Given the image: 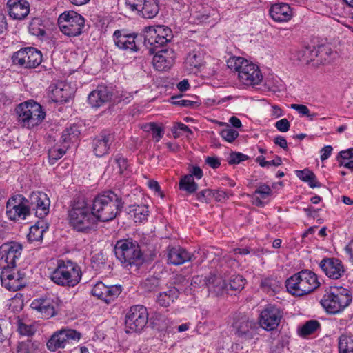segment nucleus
Wrapping results in <instances>:
<instances>
[{"label": "nucleus", "mask_w": 353, "mask_h": 353, "mask_svg": "<svg viewBox=\"0 0 353 353\" xmlns=\"http://www.w3.org/2000/svg\"><path fill=\"white\" fill-rule=\"evenodd\" d=\"M245 283V279L242 276L233 275L231 276L229 283L225 282L227 288L223 290L222 294L224 292H228L229 290L240 291L244 288Z\"/></svg>", "instance_id": "obj_41"}, {"label": "nucleus", "mask_w": 353, "mask_h": 353, "mask_svg": "<svg viewBox=\"0 0 353 353\" xmlns=\"http://www.w3.org/2000/svg\"><path fill=\"white\" fill-rule=\"evenodd\" d=\"M274 143L285 150L288 149L287 141L285 137L279 135L276 137L274 139Z\"/></svg>", "instance_id": "obj_60"}, {"label": "nucleus", "mask_w": 353, "mask_h": 353, "mask_svg": "<svg viewBox=\"0 0 353 353\" xmlns=\"http://www.w3.org/2000/svg\"><path fill=\"white\" fill-rule=\"evenodd\" d=\"M296 174L301 180L307 182L312 188L321 186V184L316 181L315 174L309 169L296 170Z\"/></svg>", "instance_id": "obj_36"}, {"label": "nucleus", "mask_w": 353, "mask_h": 353, "mask_svg": "<svg viewBox=\"0 0 353 353\" xmlns=\"http://www.w3.org/2000/svg\"><path fill=\"white\" fill-rule=\"evenodd\" d=\"M114 254L125 268L135 267L137 269L144 261L139 245L132 239L118 241L114 247Z\"/></svg>", "instance_id": "obj_3"}, {"label": "nucleus", "mask_w": 353, "mask_h": 353, "mask_svg": "<svg viewBox=\"0 0 353 353\" xmlns=\"http://www.w3.org/2000/svg\"><path fill=\"white\" fill-rule=\"evenodd\" d=\"M124 203L122 198L112 191L103 192L92 200V209L97 221L108 222L120 214Z\"/></svg>", "instance_id": "obj_1"}, {"label": "nucleus", "mask_w": 353, "mask_h": 353, "mask_svg": "<svg viewBox=\"0 0 353 353\" xmlns=\"http://www.w3.org/2000/svg\"><path fill=\"white\" fill-rule=\"evenodd\" d=\"M179 130L192 134V131L186 125L182 123H176L172 128V132L174 134V137H179L180 136L178 132Z\"/></svg>", "instance_id": "obj_57"}, {"label": "nucleus", "mask_w": 353, "mask_h": 353, "mask_svg": "<svg viewBox=\"0 0 353 353\" xmlns=\"http://www.w3.org/2000/svg\"><path fill=\"white\" fill-rule=\"evenodd\" d=\"M81 130L77 125H72L70 128H66L62 133L61 141L63 143L75 141L79 134Z\"/></svg>", "instance_id": "obj_40"}, {"label": "nucleus", "mask_w": 353, "mask_h": 353, "mask_svg": "<svg viewBox=\"0 0 353 353\" xmlns=\"http://www.w3.org/2000/svg\"><path fill=\"white\" fill-rule=\"evenodd\" d=\"M283 317L282 310L273 305H267L260 314V325L265 330L276 329Z\"/></svg>", "instance_id": "obj_14"}, {"label": "nucleus", "mask_w": 353, "mask_h": 353, "mask_svg": "<svg viewBox=\"0 0 353 353\" xmlns=\"http://www.w3.org/2000/svg\"><path fill=\"white\" fill-rule=\"evenodd\" d=\"M339 154L343 159H350L353 157V148L341 151Z\"/></svg>", "instance_id": "obj_64"}, {"label": "nucleus", "mask_w": 353, "mask_h": 353, "mask_svg": "<svg viewBox=\"0 0 353 353\" xmlns=\"http://www.w3.org/2000/svg\"><path fill=\"white\" fill-rule=\"evenodd\" d=\"M203 54L199 50H194L190 52L185 59V66L190 72H195L202 65Z\"/></svg>", "instance_id": "obj_31"}, {"label": "nucleus", "mask_w": 353, "mask_h": 353, "mask_svg": "<svg viewBox=\"0 0 353 353\" xmlns=\"http://www.w3.org/2000/svg\"><path fill=\"white\" fill-rule=\"evenodd\" d=\"M332 147L330 145H326L323 147L321 150V159L325 161L332 154Z\"/></svg>", "instance_id": "obj_61"}, {"label": "nucleus", "mask_w": 353, "mask_h": 353, "mask_svg": "<svg viewBox=\"0 0 353 353\" xmlns=\"http://www.w3.org/2000/svg\"><path fill=\"white\" fill-rule=\"evenodd\" d=\"M53 100L55 102H67L70 99V93L68 90V86L64 87L57 86L52 92Z\"/></svg>", "instance_id": "obj_43"}, {"label": "nucleus", "mask_w": 353, "mask_h": 353, "mask_svg": "<svg viewBox=\"0 0 353 353\" xmlns=\"http://www.w3.org/2000/svg\"><path fill=\"white\" fill-rule=\"evenodd\" d=\"M173 104L183 106V107H193L196 103L194 101L188 99H181L178 101H174Z\"/></svg>", "instance_id": "obj_62"}, {"label": "nucleus", "mask_w": 353, "mask_h": 353, "mask_svg": "<svg viewBox=\"0 0 353 353\" xmlns=\"http://www.w3.org/2000/svg\"><path fill=\"white\" fill-rule=\"evenodd\" d=\"M29 201L21 194L10 197L6 203V215L10 220H25L30 215Z\"/></svg>", "instance_id": "obj_10"}, {"label": "nucleus", "mask_w": 353, "mask_h": 353, "mask_svg": "<svg viewBox=\"0 0 353 353\" xmlns=\"http://www.w3.org/2000/svg\"><path fill=\"white\" fill-rule=\"evenodd\" d=\"M17 330L21 335L30 336L36 332V327L32 323H27L21 320L17 322Z\"/></svg>", "instance_id": "obj_45"}, {"label": "nucleus", "mask_w": 353, "mask_h": 353, "mask_svg": "<svg viewBox=\"0 0 353 353\" xmlns=\"http://www.w3.org/2000/svg\"><path fill=\"white\" fill-rule=\"evenodd\" d=\"M114 161L117 165L119 173L120 174H123L128 167L127 159L120 155H117L114 159Z\"/></svg>", "instance_id": "obj_55"}, {"label": "nucleus", "mask_w": 353, "mask_h": 353, "mask_svg": "<svg viewBox=\"0 0 353 353\" xmlns=\"http://www.w3.org/2000/svg\"><path fill=\"white\" fill-rule=\"evenodd\" d=\"M57 306V299L55 301L50 298L37 299L31 303V307L41 313L42 317L45 319L55 316Z\"/></svg>", "instance_id": "obj_22"}, {"label": "nucleus", "mask_w": 353, "mask_h": 353, "mask_svg": "<svg viewBox=\"0 0 353 353\" xmlns=\"http://www.w3.org/2000/svg\"><path fill=\"white\" fill-rule=\"evenodd\" d=\"M319 266L328 277L333 279H339L344 273L342 262L338 259H323Z\"/></svg>", "instance_id": "obj_23"}, {"label": "nucleus", "mask_w": 353, "mask_h": 353, "mask_svg": "<svg viewBox=\"0 0 353 353\" xmlns=\"http://www.w3.org/2000/svg\"><path fill=\"white\" fill-rule=\"evenodd\" d=\"M112 97L110 90L104 85H99L88 95V103L93 108H98L108 102Z\"/></svg>", "instance_id": "obj_26"}, {"label": "nucleus", "mask_w": 353, "mask_h": 353, "mask_svg": "<svg viewBox=\"0 0 353 353\" xmlns=\"http://www.w3.org/2000/svg\"><path fill=\"white\" fill-rule=\"evenodd\" d=\"M246 61V59L241 57H230L227 61V66L239 73V71L241 70Z\"/></svg>", "instance_id": "obj_48"}, {"label": "nucleus", "mask_w": 353, "mask_h": 353, "mask_svg": "<svg viewBox=\"0 0 353 353\" xmlns=\"http://www.w3.org/2000/svg\"><path fill=\"white\" fill-rule=\"evenodd\" d=\"M15 112L18 123L21 127L27 128L39 125L46 117L41 105L34 101L19 104L15 108Z\"/></svg>", "instance_id": "obj_7"}, {"label": "nucleus", "mask_w": 353, "mask_h": 353, "mask_svg": "<svg viewBox=\"0 0 353 353\" xmlns=\"http://www.w3.org/2000/svg\"><path fill=\"white\" fill-rule=\"evenodd\" d=\"M228 128L225 129H223L219 134L221 137L227 142L232 143L239 136V132L227 125Z\"/></svg>", "instance_id": "obj_49"}, {"label": "nucleus", "mask_w": 353, "mask_h": 353, "mask_svg": "<svg viewBox=\"0 0 353 353\" xmlns=\"http://www.w3.org/2000/svg\"><path fill=\"white\" fill-rule=\"evenodd\" d=\"M138 12L143 18H154L159 12V6L157 0H145Z\"/></svg>", "instance_id": "obj_33"}, {"label": "nucleus", "mask_w": 353, "mask_h": 353, "mask_svg": "<svg viewBox=\"0 0 353 353\" xmlns=\"http://www.w3.org/2000/svg\"><path fill=\"white\" fill-rule=\"evenodd\" d=\"M47 228L46 223L43 221L41 220L37 221L30 228V232L27 236L28 241L33 242L41 240L43 233Z\"/></svg>", "instance_id": "obj_34"}, {"label": "nucleus", "mask_w": 353, "mask_h": 353, "mask_svg": "<svg viewBox=\"0 0 353 353\" xmlns=\"http://www.w3.org/2000/svg\"><path fill=\"white\" fill-rule=\"evenodd\" d=\"M352 299L349 289L334 285L325 290L321 304L327 313L335 314L347 307L351 303Z\"/></svg>", "instance_id": "obj_4"}, {"label": "nucleus", "mask_w": 353, "mask_h": 353, "mask_svg": "<svg viewBox=\"0 0 353 353\" xmlns=\"http://www.w3.org/2000/svg\"><path fill=\"white\" fill-rule=\"evenodd\" d=\"M81 276V268L76 263L70 261H59L50 278L59 285L74 287L80 282Z\"/></svg>", "instance_id": "obj_6"}, {"label": "nucleus", "mask_w": 353, "mask_h": 353, "mask_svg": "<svg viewBox=\"0 0 353 353\" xmlns=\"http://www.w3.org/2000/svg\"><path fill=\"white\" fill-rule=\"evenodd\" d=\"M148 320V313L145 307L137 305L132 306L125 316L126 332L130 333L142 330Z\"/></svg>", "instance_id": "obj_9"}, {"label": "nucleus", "mask_w": 353, "mask_h": 353, "mask_svg": "<svg viewBox=\"0 0 353 353\" xmlns=\"http://www.w3.org/2000/svg\"><path fill=\"white\" fill-rule=\"evenodd\" d=\"M179 296V290L174 287H170L167 291L159 294L157 302L161 307H169Z\"/></svg>", "instance_id": "obj_32"}, {"label": "nucleus", "mask_w": 353, "mask_h": 353, "mask_svg": "<svg viewBox=\"0 0 353 353\" xmlns=\"http://www.w3.org/2000/svg\"><path fill=\"white\" fill-rule=\"evenodd\" d=\"M167 32L170 33V30L159 27L157 30H154L145 36V45L150 48L152 52L165 48L164 45L170 41V38H168L170 35Z\"/></svg>", "instance_id": "obj_17"}, {"label": "nucleus", "mask_w": 353, "mask_h": 353, "mask_svg": "<svg viewBox=\"0 0 353 353\" xmlns=\"http://www.w3.org/2000/svg\"><path fill=\"white\" fill-rule=\"evenodd\" d=\"M9 14L14 19H24L30 12V5L26 0H8Z\"/></svg>", "instance_id": "obj_27"}, {"label": "nucleus", "mask_w": 353, "mask_h": 353, "mask_svg": "<svg viewBox=\"0 0 353 353\" xmlns=\"http://www.w3.org/2000/svg\"><path fill=\"white\" fill-rule=\"evenodd\" d=\"M272 191L270 187L266 184H261L259 185L256 190L254 191V194H259L261 199H267L268 196H271Z\"/></svg>", "instance_id": "obj_54"}, {"label": "nucleus", "mask_w": 353, "mask_h": 353, "mask_svg": "<svg viewBox=\"0 0 353 353\" xmlns=\"http://www.w3.org/2000/svg\"><path fill=\"white\" fill-rule=\"evenodd\" d=\"M179 189L188 194H193L197 190L198 185L192 175H185L180 179Z\"/></svg>", "instance_id": "obj_37"}, {"label": "nucleus", "mask_w": 353, "mask_h": 353, "mask_svg": "<svg viewBox=\"0 0 353 353\" xmlns=\"http://www.w3.org/2000/svg\"><path fill=\"white\" fill-rule=\"evenodd\" d=\"M128 213L134 217L135 222L141 223L147 219L148 210V207L145 205H132L128 208Z\"/></svg>", "instance_id": "obj_35"}, {"label": "nucleus", "mask_w": 353, "mask_h": 353, "mask_svg": "<svg viewBox=\"0 0 353 353\" xmlns=\"http://www.w3.org/2000/svg\"><path fill=\"white\" fill-rule=\"evenodd\" d=\"M320 285L316 274L304 270L288 279L285 282L287 290L292 295L301 296L313 292Z\"/></svg>", "instance_id": "obj_5"}, {"label": "nucleus", "mask_w": 353, "mask_h": 353, "mask_svg": "<svg viewBox=\"0 0 353 353\" xmlns=\"http://www.w3.org/2000/svg\"><path fill=\"white\" fill-rule=\"evenodd\" d=\"M152 63L154 68L159 71H165L174 64L175 53L172 49L162 48L154 52Z\"/></svg>", "instance_id": "obj_21"}, {"label": "nucleus", "mask_w": 353, "mask_h": 353, "mask_svg": "<svg viewBox=\"0 0 353 353\" xmlns=\"http://www.w3.org/2000/svg\"><path fill=\"white\" fill-rule=\"evenodd\" d=\"M274 125L279 131L282 132H285L290 129V122L287 119L279 120Z\"/></svg>", "instance_id": "obj_58"}, {"label": "nucleus", "mask_w": 353, "mask_h": 353, "mask_svg": "<svg viewBox=\"0 0 353 353\" xmlns=\"http://www.w3.org/2000/svg\"><path fill=\"white\" fill-rule=\"evenodd\" d=\"M290 108L296 112H298L302 116H307L310 119V120H312L314 117L316 116V113L310 114V110L308 108L303 104H291Z\"/></svg>", "instance_id": "obj_52"}, {"label": "nucleus", "mask_w": 353, "mask_h": 353, "mask_svg": "<svg viewBox=\"0 0 353 353\" xmlns=\"http://www.w3.org/2000/svg\"><path fill=\"white\" fill-rule=\"evenodd\" d=\"M121 292L122 287L120 285H106L102 282H98L94 285L92 294L106 303H110L121 294Z\"/></svg>", "instance_id": "obj_18"}, {"label": "nucleus", "mask_w": 353, "mask_h": 353, "mask_svg": "<svg viewBox=\"0 0 353 353\" xmlns=\"http://www.w3.org/2000/svg\"><path fill=\"white\" fill-rule=\"evenodd\" d=\"M50 203L46 194L41 192H32L28 203L30 213L34 212L37 217L42 219L49 213Z\"/></svg>", "instance_id": "obj_16"}, {"label": "nucleus", "mask_w": 353, "mask_h": 353, "mask_svg": "<svg viewBox=\"0 0 353 353\" xmlns=\"http://www.w3.org/2000/svg\"><path fill=\"white\" fill-rule=\"evenodd\" d=\"M168 251V260L171 264L179 265L193 260L194 255L181 247L169 248Z\"/></svg>", "instance_id": "obj_28"}, {"label": "nucleus", "mask_w": 353, "mask_h": 353, "mask_svg": "<svg viewBox=\"0 0 353 353\" xmlns=\"http://www.w3.org/2000/svg\"><path fill=\"white\" fill-rule=\"evenodd\" d=\"M68 145H63L62 148H57L56 146L50 148L48 151L49 162L50 164H54L57 160L61 159L66 152Z\"/></svg>", "instance_id": "obj_44"}, {"label": "nucleus", "mask_w": 353, "mask_h": 353, "mask_svg": "<svg viewBox=\"0 0 353 353\" xmlns=\"http://www.w3.org/2000/svg\"><path fill=\"white\" fill-rule=\"evenodd\" d=\"M144 130L152 132V138L155 142H159L164 134L163 128L154 123L146 124L144 126Z\"/></svg>", "instance_id": "obj_46"}, {"label": "nucleus", "mask_w": 353, "mask_h": 353, "mask_svg": "<svg viewBox=\"0 0 353 353\" xmlns=\"http://www.w3.org/2000/svg\"><path fill=\"white\" fill-rule=\"evenodd\" d=\"M12 268L2 269L1 279L5 287L9 290L17 291L22 287L19 273L11 272Z\"/></svg>", "instance_id": "obj_30"}, {"label": "nucleus", "mask_w": 353, "mask_h": 353, "mask_svg": "<svg viewBox=\"0 0 353 353\" xmlns=\"http://www.w3.org/2000/svg\"><path fill=\"white\" fill-rule=\"evenodd\" d=\"M159 285L160 281L158 278L150 276L141 283V287L146 292H152L157 290Z\"/></svg>", "instance_id": "obj_47"}, {"label": "nucleus", "mask_w": 353, "mask_h": 353, "mask_svg": "<svg viewBox=\"0 0 353 353\" xmlns=\"http://www.w3.org/2000/svg\"><path fill=\"white\" fill-rule=\"evenodd\" d=\"M80 339V333L74 330H61L55 332L47 342V347L50 351L63 348L69 340Z\"/></svg>", "instance_id": "obj_19"}, {"label": "nucleus", "mask_w": 353, "mask_h": 353, "mask_svg": "<svg viewBox=\"0 0 353 353\" xmlns=\"http://www.w3.org/2000/svg\"><path fill=\"white\" fill-rule=\"evenodd\" d=\"M272 19L277 22L288 21L292 17V11L287 3H279L272 5L269 10Z\"/></svg>", "instance_id": "obj_29"}, {"label": "nucleus", "mask_w": 353, "mask_h": 353, "mask_svg": "<svg viewBox=\"0 0 353 353\" xmlns=\"http://www.w3.org/2000/svg\"><path fill=\"white\" fill-rule=\"evenodd\" d=\"M320 328L321 324L317 320H310L301 326L299 330V334L305 337L312 334Z\"/></svg>", "instance_id": "obj_42"}, {"label": "nucleus", "mask_w": 353, "mask_h": 353, "mask_svg": "<svg viewBox=\"0 0 353 353\" xmlns=\"http://www.w3.org/2000/svg\"><path fill=\"white\" fill-rule=\"evenodd\" d=\"M60 30L68 37L80 35L85 26V19L74 11L65 12L58 19Z\"/></svg>", "instance_id": "obj_8"}, {"label": "nucleus", "mask_w": 353, "mask_h": 353, "mask_svg": "<svg viewBox=\"0 0 353 353\" xmlns=\"http://www.w3.org/2000/svg\"><path fill=\"white\" fill-rule=\"evenodd\" d=\"M205 162L212 168H217L220 166L221 163L218 158L208 157L206 158Z\"/></svg>", "instance_id": "obj_63"}, {"label": "nucleus", "mask_w": 353, "mask_h": 353, "mask_svg": "<svg viewBox=\"0 0 353 353\" xmlns=\"http://www.w3.org/2000/svg\"><path fill=\"white\" fill-rule=\"evenodd\" d=\"M29 32L31 34L38 37L46 35V26L39 18H34L29 24Z\"/></svg>", "instance_id": "obj_39"}, {"label": "nucleus", "mask_w": 353, "mask_h": 353, "mask_svg": "<svg viewBox=\"0 0 353 353\" xmlns=\"http://www.w3.org/2000/svg\"><path fill=\"white\" fill-rule=\"evenodd\" d=\"M114 140V136L112 134L102 132L93 140L92 147L94 154L101 157L108 154Z\"/></svg>", "instance_id": "obj_25"}, {"label": "nucleus", "mask_w": 353, "mask_h": 353, "mask_svg": "<svg viewBox=\"0 0 353 353\" xmlns=\"http://www.w3.org/2000/svg\"><path fill=\"white\" fill-rule=\"evenodd\" d=\"M319 50L315 47H313L312 49L310 48H305L303 50V60L306 62H309L310 61L314 60V57L318 56Z\"/></svg>", "instance_id": "obj_56"}, {"label": "nucleus", "mask_w": 353, "mask_h": 353, "mask_svg": "<svg viewBox=\"0 0 353 353\" xmlns=\"http://www.w3.org/2000/svg\"><path fill=\"white\" fill-rule=\"evenodd\" d=\"M279 281L273 278H265L261 281V286L268 292H276L279 288Z\"/></svg>", "instance_id": "obj_51"}, {"label": "nucleus", "mask_w": 353, "mask_h": 353, "mask_svg": "<svg viewBox=\"0 0 353 353\" xmlns=\"http://www.w3.org/2000/svg\"><path fill=\"white\" fill-rule=\"evenodd\" d=\"M137 34H128L125 30H117L113 34L115 45L122 50L137 52L138 48L135 43Z\"/></svg>", "instance_id": "obj_24"}, {"label": "nucleus", "mask_w": 353, "mask_h": 353, "mask_svg": "<svg viewBox=\"0 0 353 353\" xmlns=\"http://www.w3.org/2000/svg\"><path fill=\"white\" fill-rule=\"evenodd\" d=\"M238 77L242 83L247 85H258L263 79L259 68L248 60L241 70L239 71Z\"/></svg>", "instance_id": "obj_20"}, {"label": "nucleus", "mask_w": 353, "mask_h": 353, "mask_svg": "<svg viewBox=\"0 0 353 353\" xmlns=\"http://www.w3.org/2000/svg\"><path fill=\"white\" fill-rule=\"evenodd\" d=\"M191 285L193 286L205 287L209 291L213 292L216 295L222 294L224 289L227 288L225 281L221 276L210 274L208 276H194Z\"/></svg>", "instance_id": "obj_15"}, {"label": "nucleus", "mask_w": 353, "mask_h": 353, "mask_svg": "<svg viewBox=\"0 0 353 353\" xmlns=\"http://www.w3.org/2000/svg\"><path fill=\"white\" fill-rule=\"evenodd\" d=\"M214 196V191L210 189L203 190L196 194V199L202 203H208Z\"/></svg>", "instance_id": "obj_50"}, {"label": "nucleus", "mask_w": 353, "mask_h": 353, "mask_svg": "<svg viewBox=\"0 0 353 353\" xmlns=\"http://www.w3.org/2000/svg\"><path fill=\"white\" fill-rule=\"evenodd\" d=\"M22 249V245L17 242H10L0 246V268H15L16 260L20 257Z\"/></svg>", "instance_id": "obj_13"}, {"label": "nucleus", "mask_w": 353, "mask_h": 353, "mask_svg": "<svg viewBox=\"0 0 353 353\" xmlns=\"http://www.w3.org/2000/svg\"><path fill=\"white\" fill-rule=\"evenodd\" d=\"M232 327L235 334L242 340L248 341L258 335L259 327L253 321H250L245 315H239L234 318Z\"/></svg>", "instance_id": "obj_12"}, {"label": "nucleus", "mask_w": 353, "mask_h": 353, "mask_svg": "<svg viewBox=\"0 0 353 353\" xmlns=\"http://www.w3.org/2000/svg\"><path fill=\"white\" fill-rule=\"evenodd\" d=\"M12 59L14 64L25 68H34L41 63L42 54L35 48L27 47L14 52Z\"/></svg>", "instance_id": "obj_11"}, {"label": "nucleus", "mask_w": 353, "mask_h": 353, "mask_svg": "<svg viewBox=\"0 0 353 353\" xmlns=\"http://www.w3.org/2000/svg\"><path fill=\"white\" fill-rule=\"evenodd\" d=\"M339 353H353V338L342 334L338 339Z\"/></svg>", "instance_id": "obj_38"}, {"label": "nucleus", "mask_w": 353, "mask_h": 353, "mask_svg": "<svg viewBox=\"0 0 353 353\" xmlns=\"http://www.w3.org/2000/svg\"><path fill=\"white\" fill-rule=\"evenodd\" d=\"M145 0H125V4L128 6L132 10H137L139 12V9Z\"/></svg>", "instance_id": "obj_59"}, {"label": "nucleus", "mask_w": 353, "mask_h": 353, "mask_svg": "<svg viewBox=\"0 0 353 353\" xmlns=\"http://www.w3.org/2000/svg\"><path fill=\"white\" fill-rule=\"evenodd\" d=\"M70 223L77 231L88 232L97 221L92 206L84 200L75 201L69 212Z\"/></svg>", "instance_id": "obj_2"}, {"label": "nucleus", "mask_w": 353, "mask_h": 353, "mask_svg": "<svg viewBox=\"0 0 353 353\" xmlns=\"http://www.w3.org/2000/svg\"><path fill=\"white\" fill-rule=\"evenodd\" d=\"M249 159V157L241 152H233L230 154L228 162L230 165L239 164Z\"/></svg>", "instance_id": "obj_53"}]
</instances>
